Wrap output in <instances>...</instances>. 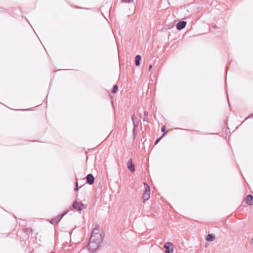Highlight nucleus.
<instances>
[{
  "instance_id": "1",
  "label": "nucleus",
  "mask_w": 253,
  "mask_h": 253,
  "mask_svg": "<svg viewBox=\"0 0 253 253\" xmlns=\"http://www.w3.org/2000/svg\"><path fill=\"white\" fill-rule=\"evenodd\" d=\"M102 236L100 233L99 227L96 225L93 229L88 245V250L92 253L97 251L102 242Z\"/></svg>"
},
{
  "instance_id": "2",
  "label": "nucleus",
  "mask_w": 253,
  "mask_h": 253,
  "mask_svg": "<svg viewBox=\"0 0 253 253\" xmlns=\"http://www.w3.org/2000/svg\"><path fill=\"white\" fill-rule=\"evenodd\" d=\"M145 191L143 195V199L144 201L148 200L150 198V191L149 186L145 182L144 183Z\"/></svg>"
},
{
  "instance_id": "3",
  "label": "nucleus",
  "mask_w": 253,
  "mask_h": 253,
  "mask_svg": "<svg viewBox=\"0 0 253 253\" xmlns=\"http://www.w3.org/2000/svg\"><path fill=\"white\" fill-rule=\"evenodd\" d=\"M164 248L165 249V253H172L173 252V246L170 242H167L165 244Z\"/></svg>"
},
{
  "instance_id": "4",
  "label": "nucleus",
  "mask_w": 253,
  "mask_h": 253,
  "mask_svg": "<svg viewBox=\"0 0 253 253\" xmlns=\"http://www.w3.org/2000/svg\"><path fill=\"white\" fill-rule=\"evenodd\" d=\"M84 204L82 203L81 202H77V201H75L73 202L72 206L73 208L77 210V211H80L82 210L83 207H84Z\"/></svg>"
},
{
  "instance_id": "5",
  "label": "nucleus",
  "mask_w": 253,
  "mask_h": 253,
  "mask_svg": "<svg viewBox=\"0 0 253 253\" xmlns=\"http://www.w3.org/2000/svg\"><path fill=\"white\" fill-rule=\"evenodd\" d=\"M68 211L65 212L64 213L60 214L54 218L51 219L50 223L52 224H56L58 223L63 218V217L67 213Z\"/></svg>"
},
{
  "instance_id": "6",
  "label": "nucleus",
  "mask_w": 253,
  "mask_h": 253,
  "mask_svg": "<svg viewBox=\"0 0 253 253\" xmlns=\"http://www.w3.org/2000/svg\"><path fill=\"white\" fill-rule=\"evenodd\" d=\"M131 119L133 122V135H135V129L138 127L139 125V122L135 117V115H132L131 116Z\"/></svg>"
},
{
  "instance_id": "7",
  "label": "nucleus",
  "mask_w": 253,
  "mask_h": 253,
  "mask_svg": "<svg viewBox=\"0 0 253 253\" xmlns=\"http://www.w3.org/2000/svg\"><path fill=\"white\" fill-rule=\"evenodd\" d=\"M127 167L131 172L135 171V165L133 164L131 159H129L127 163Z\"/></svg>"
},
{
  "instance_id": "8",
  "label": "nucleus",
  "mask_w": 253,
  "mask_h": 253,
  "mask_svg": "<svg viewBox=\"0 0 253 253\" xmlns=\"http://www.w3.org/2000/svg\"><path fill=\"white\" fill-rule=\"evenodd\" d=\"M86 182L88 184L92 185L94 183V177L92 174L89 173L87 175V176L86 177Z\"/></svg>"
},
{
  "instance_id": "9",
  "label": "nucleus",
  "mask_w": 253,
  "mask_h": 253,
  "mask_svg": "<svg viewBox=\"0 0 253 253\" xmlns=\"http://www.w3.org/2000/svg\"><path fill=\"white\" fill-rule=\"evenodd\" d=\"M186 25V22L184 21H181L178 22L177 23V24L176 25V27L178 30H181L184 29Z\"/></svg>"
},
{
  "instance_id": "10",
  "label": "nucleus",
  "mask_w": 253,
  "mask_h": 253,
  "mask_svg": "<svg viewBox=\"0 0 253 253\" xmlns=\"http://www.w3.org/2000/svg\"><path fill=\"white\" fill-rule=\"evenodd\" d=\"M246 202L247 204L252 206L253 205V196L252 195H249L246 197Z\"/></svg>"
},
{
  "instance_id": "11",
  "label": "nucleus",
  "mask_w": 253,
  "mask_h": 253,
  "mask_svg": "<svg viewBox=\"0 0 253 253\" xmlns=\"http://www.w3.org/2000/svg\"><path fill=\"white\" fill-rule=\"evenodd\" d=\"M141 59V57L140 55H137L135 57V64L136 66L140 65V61Z\"/></svg>"
},
{
  "instance_id": "12",
  "label": "nucleus",
  "mask_w": 253,
  "mask_h": 253,
  "mask_svg": "<svg viewBox=\"0 0 253 253\" xmlns=\"http://www.w3.org/2000/svg\"><path fill=\"white\" fill-rule=\"evenodd\" d=\"M214 239L215 236L213 234H209L206 237V240L208 242H212L214 240Z\"/></svg>"
},
{
  "instance_id": "13",
  "label": "nucleus",
  "mask_w": 253,
  "mask_h": 253,
  "mask_svg": "<svg viewBox=\"0 0 253 253\" xmlns=\"http://www.w3.org/2000/svg\"><path fill=\"white\" fill-rule=\"evenodd\" d=\"M143 121L144 122H147L148 123H149L148 121V113L147 111H144V118H143Z\"/></svg>"
},
{
  "instance_id": "14",
  "label": "nucleus",
  "mask_w": 253,
  "mask_h": 253,
  "mask_svg": "<svg viewBox=\"0 0 253 253\" xmlns=\"http://www.w3.org/2000/svg\"><path fill=\"white\" fill-rule=\"evenodd\" d=\"M161 131L162 132H164L162 135V137H164L168 133V130H166V126L165 125L162 127Z\"/></svg>"
},
{
  "instance_id": "15",
  "label": "nucleus",
  "mask_w": 253,
  "mask_h": 253,
  "mask_svg": "<svg viewBox=\"0 0 253 253\" xmlns=\"http://www.w3.org/2000/svg\"><path fill=\"white\" fill-rule=\"evenodd\" d=\"M118 87L116 84H114L113 86V88L112 89V92L113 93H116L117 90H118Z\"/></svg>"
},
{
  "instance_id": "16",
  "label": "nucleus",
  "mask_w": 253,
  "mask_h": 253,
  "mask_svg": "<svg viewBox=\"0 0 253 253\" xmlns=\"http://www.w3.org/2000/svg\"><path fill=\"white\" fill-rule=\"evenodd\" d=\"M80 253H89V251L85 249H83L81 250Z\"/></svg>"
},
{
  "instance_id": "17",
  "label": "nucleus",
  "mask_w": 253,
  "mask_h": 253,
  "mask_svg": "<svg viewBox=\"0 0 253 253\" xmlns=\"http://www.w3.org/2000/svg\"><path fill=\"white\" fill-rule=\"evenodd\" d=\"M251 118H253V114H250V115H249L246 118V119L245 120V121H243V123H244L246 120H247V119H251Z\"/></svg>"
},
{
  "instance_id": "18",
  "label": "nucleus",
  "mask_w": 253,
  "mask_h": 253,
  "mask_svg": "<svg viewBox=\"0 0 253 253\" xmlns=\"http://www.w3.org/2000/svg\"><path fill=\"white\" fill-rule=\"evenodd\" d=\"M75 189L74 190L77 191L78 190V181H76V183H75Z\"/></svg>"
},
{
  "instance_id": "19",
  "label": "nucleus",
  "mask_w": 253,
  "mask_h": 253,
  "mask_svg": "<svg viewBox=\"0 0 253 253\" xmlns=\"http://www.w3.org/2000/svg\"><path fill=\"white\" fill-rule=\"evenodd\" d=\"M133 0H122L123 2L125 3H130L132 2Z\"/></svg>"
},
{
  "instance_id": "20",
  "label": "nucleus",
  "mask_w": 253,
  "mask_h": 253,
  "mask_svg": "<svg viewBox=\"0 0 253 253\" xmlns=\"http://www.w3.org/2000/svg\"><path fill=\"white\" fill-rule=\"evenodd\" d=\"M163 137H162V136L158 139H157L156 141H155V144H157L158 143V142L160 141V140L163 138Z\"/></svg>"
},
{
  "instance_id": "21",
  "label": "nucleus",
  "mask_w": 253,
  "mask_h": 253,
  "mask_svg": "<svg viewBox=\"0 0 253 253\" xmlns=\"http://www.w3.org/2000/svg\"><path fill=\"white\" fill-rule=\"evenodd\" d=\"M250 243L251 245H253V238L251 239Z\"/></svg>"
},
{
  "instance_id": "22",
  "label": "nucleus",
  "mask_w": 253,
  "mask_h": 253,
  "mask_svg": "<svg viewBox=\"0 0 253 253\" xmlns=\"http://www.w3.org/2000/svg\"><path fill=\"white\" fill-rule=\"evenodd\" d=\"M153 66L152 65H150L149 67V70L150 71L151 69L152 68Z\"/></svg>"
},
{
  "instance_id": "23",
  "label": "nucleus",
  "mask_w": 253,
  "mask_h": 253,
  "mask_svg": "<svg viewBox=\"0 0 253 253\" xmlns=\"http://www.w3.org/2000/svg\"><path fill=\"white\" fill-rule=\"evenodd\" d=\"M212 28L213 29H216L217 28V26L215 25H213Z\"/></svg>"
},
{
  "instance_id": "24",
  "label": "nucleus",
  "mask_w": 253,
  "mask_h": 253,
  "mask_svg": "<svg viewBox=\"0 0 253 253\" xmlns=\"http://www.w3.org/2000/svg\"><path fill=\"white\" fill-rule=\"evenodd\" d=\"M55 253V252H51V253Z\"/></svg>"
}]
</instances>
